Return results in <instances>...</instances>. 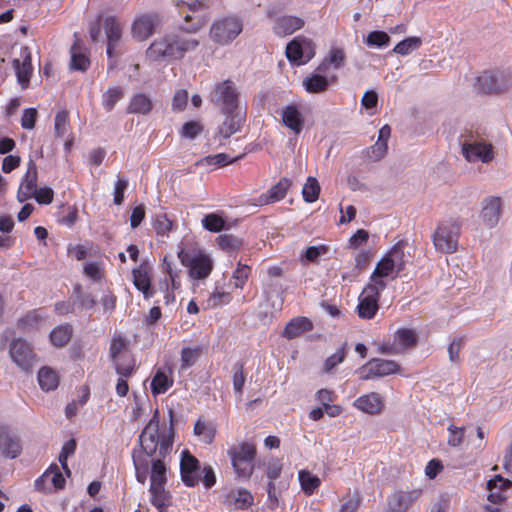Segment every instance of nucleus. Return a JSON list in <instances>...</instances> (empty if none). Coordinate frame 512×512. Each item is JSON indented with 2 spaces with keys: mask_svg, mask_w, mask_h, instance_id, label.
Here are the masks:
<instances>
[{
  "mask_svg": "<svg viewBox=\"0 0 512 512\" xmlns=\"http://www.w3.org/2000/svg\"><path fill=\"white\" fill-rule=\"evenodd\" d=\"M299 480L303 491L307 495H311L320 485V479L305 470L299 472Z\"/></svg>",
  "mask_w": 512,
  "mask_h": 512,
  "instance_id": "obj_45",
  "label": "nucleus"
},
{
  "mask_svg": "<svg viewBox=\"0 0 512 512\" xmlns=\"http://www.w3.org/2000/svg\"><path fill=\"white\" fill-rule=\"evenodd\" d=\"M512 86V75L504 72L486 71L476 81L477 89L484 93H498Z\"/></svg>",
  "mask_w": 512,
  "mask_h": 512,
  "instance_id": "obj_9",
  "label": "nucleus"
},
{
  "mask_svg": "<svg viewBox=\"0 0 512 512\" xmlns=\"http://www.w3.org/2000/svg\"><path fill=\"white\" fill-rule=\"evenodd\" d=\"M72 333L70 324L59 325L51 331L50 340L55 346L63 347L70 341Z\"/></svg>",
  "mask_w": 512,
  "mask_h": 512,
  "instance_id": "obj_35",
  "label": "nucleus"
},
{
  "mask_svg": "<svg viewBox=\"0 0 512 512\" xmlns=\"http://www.w3.org/2000/svg\"><path fill=\"white\" fill-rule=\"evenodd\" d=\"M42 321V316L38 311L33 310L28 312L23 318L19 320V326L23 329H31L37 327Z\"/></svg>",
  "mask_w": 512,
  "mask_h": 512,
  "instance_id": "obj_56",
  "label": "nucleus"
},
{
  "mask_svg": "<svg viewBox=\"0 0 512 512\" xmlns=\"http://www.w3.org/2000/svg\"><path fill=\"white\" fill-rule=\"evenodd\" d=\"M105 33L107 36V56L110 60L121 55V51H116L122 37V27L114 16H107L103 21Z\"/></svg>",
  "mask_w": 512,
  "mask_h": 512,
  "instance_id": "obj_16",
  "label": "nucleus"
},
{
  "mask_svg": "<svg viewBox=\"0 0 512 512\" xmlns=\"http://www.w3.org/2000/svg\"><path fill=\"white\" fill-rule=\"evenodd\" d=\"M386 287V282L381 281L376 284H367L358 298L357 312L361 319L370 320L376 315L379 306L378 300L380 291Z\"/></svg>",
  "mask_w": 512,
  "mask_h": 512,
  "instance_id": "obj_8",
  "label": "nucleus"
},
{
  "mask_svg": "<svg viewBox=\"0 0 512 512\" xmlns=\"http://www.w3.org/2000/svg\"><path fill=\"white\" fill-rule=\"evenodd\" d=\"M243 30V21L237 16L220 18L211 25L210 38L219 45H228Z\"/></svg>",
  "mask_w": 512,
  "mask_h": 512,
  "instance_id": "obj_7",
  "label": "nucleus"
},
{
  "mask_svg": "<svg viewBox=\"0 0 512 512\" xmlns=\"http://www.w3.org/2000/svg\"><path fill=\"white\" fill-rule=\"evenodd\" d=\"M124 96V91L121 87L115 86L108 88L102 95V105L107 112L113 110L114 106Z\"/></svg>",
  "mask_w": 512,
  "mask_h": 512,
  "instance_id": "obj_41",
  "label": "nucleus"
},
{
  "mask_svg": "<svg viewBox=\"0 0 512 512\" xmlns=\"http://www.w3.org/2000/svg\"><path fill=\"white\" fill-rule=\"evenodd\" d=\"M245 381L246 377L243 372V365L241 363H236L233 366V388L235 393L239 396L242 395Z\"/></svg>",
  "mask_w": 512,
  "mask_h": 512,
  "instance_id": "obj_54",
  "label": "nucleus"
},
{
  "mask_svg": "<svg viewBox=\"0 0 512 512\" xmlns=\"http://www.w3.org/2000/svg\"><path fill=\"white\" fill-rule=\"evenodd\" d=\"M199 461L188 451L182 452L180 472L182 481L189 487H194L199 482Z\"/></svg>",
  "mask_w": 512,
  "mask_h": 512,
  "instance_id": "obj_17",
  "label": "nucleus"
},
{
  "mask_svg": "<svg viewBox=\"0 0 512 512\" xmlns=\"http://www.w3.org/2000/svg\"><path fill=\"white\" fill-rule=\"evenodd\" d=\"M421 489L396 491L387 500L385 512H407L410 506L421 496Z\"/></svg>",
  "mask_w": 512,
  "mask_h": 512,
  "instance_id": "obj_15",
  "label": "nucleus"
},
{
  "mask_svg": "<svg viewBox=\"0 0 512 512\" xmlns=\"http://www.w3.org/2000/svg\"><path fill=\"white\" fill-rule=\"evenodd\" d=\"M204 26V22L197 20L189 28H180L174 33L168 34L173 59H181L188 52L194 51L199 46V40L193 36Z\"/></svg>",
  "mask_w": 512,
  "mask_h": 512,
  "instance_id": "obj_6",
  "label": "nucleus"
},
{
  "mask_svg": "<svg viewBox=\"0 0 512 512\" xmlns=\"http://www.w3.org/2000/svg\"><path fill=\"white\" fill-rule=\"evenodd\" d=\"M133 463L136 470V478L140 483H144L147 479L149 462L140 456H133Z\"/></svg>",
  "mask_w": 512,
  "mask_h": 512,
  "instance_id": "obj_55",
  "label": "nucleus"
},
{
  "mask_svg": "<svg viewBox=\"0 0 512 512\" xmlns=\"http://www.w3.org/2000/svg\"><path fill=\"white\" fill-rule=\"evenodd\" d=\"M68 112L59 111L55 116L54 130L57 137H63L67 132Z\"/></svg>",
  "mask_w": 512,
  "mask_h": 512,
  "instance_id": "obj_57",
  "label": "nucleus"
},
{
  "mask_svg": "<svg viewBox=\"0 0 512 512\" xmlns=\"http://www.w3.org/2000/svg\"><path fill=\"white\" fill-rule=\"evenodd\" d=\"M89 65H90L89 58L85 54L78 51L76 46H73L71 48L70 68L73 70H78V71L84 72L88 69Z\"/></svg>",
  "mask_w": 512,
  "mask_h": 512,
  "instance_id": "obj_49",
  "label": "nucleus"
},
{
  "mask_svg": "<svg viewBox=\"0 0 512 512\" xmlns=\"http://www.w3.org/2000/svg\"><path fill=\"white\" fill-rule=\"evenodd\" d=\"M291 184L292 182L290 179L286 177L281 178L278 183L273 185L267 191V193L259 196L257 205H267L283 199L286 196L287 191L291 187Z\"/></svg>",
  "mask_w": 512,
  "mask_h": 512,
  "instance_id": "obj_25",
  "label": "nucleus"
},
{
  "mask_svg": "<svg viewBox=\"0 0 512 512\" xmlns=\"http://www.w3.org/2000/svg\"><path fill=\"white\" fill-rule=\"evenodd\" d=\"M512 486V482L504 479L500 475H496L493 479L487 482V490L489 491L488 500L492 503H501L505 496L502 492Z\"/></svg>",
  "mask_w": 512,
  "mask_h": 512,
  "instance_id": "obj_30",
  "label": "nucleus"
},
{
  "mask_svg": "<svg viewBox=\"0 0 512 512\" xmlns=\"http://www.w3.org/2000/svg\"><path fill=\"white\" fill-rule=\"evenodd\" d=\"M161 24L158 14H143L135 18L131 27L132 37L137 41H145L155 33Z\"/></svg>",
  "mask_w": 512,
  "mask_h": 512,
  "instance_id": "obj_13",
  "label": "nucleus"
},
{
  "mask_svg": "<svg viewBox=\"0 0 512 512\" xmlns=\"http://www.w3.org/2000/svg\"><path fill=\"white\" fill-rule=\"evenodd\" d=\"M449 437L448 444L452 447H458L464 440V428L450 425L448 427Z\"/></svg>",
  "mask_w": 512,
  "mask_h": 512,
  "instance_id": "obj_62",
  "label": "nucleus"
},
{
  "mask_svg": "<svg viewBox=\"0 0 512 512\" xmlns=\"http://www.w3.org/2000/svg\"><path fill=\"white\" fill-rule=\"evenodd\" d=\"M21 58L13 60V67L16 71L17 80L22 88H26L30 81V76L32 73V64H31V52L28 47H23L21 49Z\"/></svg>",
  "mask_w": 512,
  "mask_h": 512,
  "instance_id": "obj_24",
  "label": "nucleus"
},
{
  "mask_svg": "<svg viewBox=\"0 0 512 512\" xmlns=\"http://www.w3.org/2000/svg\"><path fill=\"white\" fill-rule=\"evenodd\" d=\"M462 152L464 157L470 161L489 162L493 158L492 146L482 142H464L462 144Z\"/></svg>",
  "mask_w": 512,
  "mask_h": 512,
  "instance_id": "obj_19",
  "label": "nucleus"
},
{
  "mask_svg": "<svg viewBox=\"0 0 512 512\" xmlns=\"http://www.w3.org/2000/svg\"><path fill=\"white\" fill-rule=\"evenodd\" d=\"M37 178V166L32 160H30L26 174L24 175L17 192V199L19 202H24L33 197V194L37 190Z\"/></svg>",
  "mask_w": 512,
  "mask_h": 512,
  "instance_id": "obj_20",
  "label": "nucleus"
},
{
  "mask_svg": "<svg viewBox=\"0 0 512 512\" xmlns=\"http://www.w3.org/2000/svg\"><path fill=\"white\" fill-rule=\"evenodd\" d=\"M133 283L135 287L143 293L145 299L153 297V290L151 289V279L149 276V267L146 264H141L138 268L132 270Z\"/></svg>",
  "mask_w": 512,
  "mask_h": 512,
  "instance_id": "obj_26",
  "label": "nucleus"
},
{
  "mask_svg": "<svg viewBox=\"0 0 512 512\" xmlns=\"http://www.w3.org/2000/svg\"><path fill=\"white\" fill-rule=\"evenodd\" d=\"M173 385V379L165 372L158 370L151 381V392L153 395L165 393Z\"/></svg>",
  "mask_w": 512,
  "mask_h": 512,
  "instance_id": "obj_37",
  "label": "nucleus"
},
{
  "mask_svg": "<svg viewBox=\"0 0 512 512\" xmlns=\"http://www.w3.org/2000/svg\"><path fill=\"white\" fill-rule=\"evenodd\" d=\"M194 433L200 436L204 443L210 444L215 437L216 430L211 424L198 420L194 426Z\"/></svg>",
  "mask_w": 512,
  "mask_h": 512,
  "instance_id": "obj_50",
  "label": "nucleus"
},
{
  "mask_svg": "<svg viewBox=\"0 0 512 512\" xmlns=\"http://www.w3.org/2000/svg\"><path fill=\"white\" fill-rule=\"evenodd\" d=\"M217 241L219 247L227 252L236 251L242 246L241 239L231 234L220 235Z\"/></svg>",
  "mask_w": 512,
  "mask_h": 512,
  "instance_id": "obj_53",
  "label": "nucleus"
},
{
  "mask_svg": "<svg viewBox=\"0 0 512 512\" xmlns=\"http://www.w3.org/2000/svg\"><path fill=\"white\" fill-rule=\"evenodd\" d=\"M9 354L12 361L24 371L30 370L35 363V354L31 345L24 339H14Z\"/></svg>",
  "mask_w": 512,
  "mask_h": 512,
  "instance_id": "obj_11",
  "label": "nucleus"
},
{
  "mask_svg": "<svg viewBox=\"0 0 512 512\" xmlns=\"http://www.w3.org/2000/svg\"><path fill=\"white\" fill-rule=\"evenodd\" d=\"M391 135V128L389 125H384L379 130L378 140L376 143L367 150V156L373 161L382 159L388 150V139Z\"/></svg>",
  "mask_w": 512,
  "mask_h": 512,
  "instance_id": "obj_27",
  "label": "nucleus"
},
{
  "mask_svg": "<svg viewBox=\"0 0 512 512\" xmlns=\"http://www.w3.org/2000/svg\"><path fill=\"white\" fill-rule=\"evenodd\" d=\"M394 345L390 348H383V353L398 354L402 350L411 348L417 343V336L414 330L408 328H400L394 336Z\"/></svg>",
  "mask_w": 512,
  "mask_h": 512,
  "instance_id": "obj_23",
  "label": "nucleus"
},
{
  "mask_svg": "<svg viewBox=\"0 0 512 512\" xmlns=\"http://www.w3.org/2000/svg\"><path fill=\"white\" fill-rule=\"evenodd\" d=\"M227 454L237 476L245 480L249 479L254 471L256 446L253 443L242 442L230 447Z\"/></svg>",
  "mask_w": 512,
  "mask_h": 512,
  "instance_id": "obj_5",
  "label": "nucleus"
},
{
  "mask_svg": "<svg viewBox=\"0 0 512 512\" xmlns=\"http://www.w3.org/2000/svg\"><path fill=\"white\" fill-rule=\"evenodd\" d=\"M154 228L158 235L166 236L172 229V221L165 214H159L156 216Z\"/></svg>",
  "mask_w": 512,
  "mask_h": 512,
  "instance_id": "obj_58",
  "label": "nucleus"
},
{
  "mask_svg": "<svg viewBox=\"0 0 512 512\" xmlns=\"http://www.w3.org/2000/svg\"><path fill=\"white\" fill-rule=\"evenodd\" d=\"M202 350L201 346L183 348L181 350V369L185 370L193 366L198 357L202 354Z\"/></svg>",
  "mask_w": 512,
  "mask_h": 512,
  "instance_id": "obj_47",
  "label": "nucleus"
},
{
  "mask_svg": "<svg viewBox=\"0 0 512 512\" xmlns=\"http://www.w3.org/2000/svg\"><path fill=\"white\" fill-rule=\"evenodd\" d=\"M396 267L392 265L387 256L382 258V260L375 267L371 277L369 284H376L378 282L384 281L382 278L389 276Z\"/></svg>",
  "mask_w": 512,
  "mask_h": 512,
  "instance_id": "obj_39",
  "label": "nucleus"
},
{
  "mask_svg": "<svg viewBox=\"0 0 512 512\" xmlns=\"http://www.w3.org/2000/svg\"><path fill=\"white\" fill-rule=\"evenodd\" d=\"M315 55V47L311 40L304 37L294 38L286 47V56L296 65L305 64Z\"/></svg>",
  "mask_w": 512,
  "mask_h": 512,
  "instance_id": "obj_10",
  "label": "nucleus"
},
{
  "mask_svg": "<svg viewBox=\"0 0 512 512\" xmlns=\"http://www.w3.org/2000/svg\"><path fill=\"white\" fill-rule=\"evenodd\" d=\"M313 328V324L310 319L306 317H296L290 320L286 325L283 336L287 339H293L304 332L310 331Z\"/></svg>",
  "mask_w": 512,
  "mask_h": 512,
  "instance_id": "obj_33",
  "label": "nucleus"
},
{
  "mask_svg": "<svg viewBox=\"0 0 512 512\" xmlns=\"http://www.w3.org/2000/svg\"><path fill=\"white\" fill-rule=\"evenodd\" d=\"M406 243L403 240L398 241L386 254L392 265L396 267L397 272L402 271L405 268V253L404 247Z\"/></svg>",
  "mask_w": 512,
  "mask_h": 512,
  "instance_id": "obj_36",
  "label": "nucleus"
},
{
  "mask_svg": "<svg viewBox=\"0 0 512 512\" xmlns=\"http://www.w3.org/2000/svg\"><path fill=\"white\" fill-rule=\"evenodd\" d=\"M365 43L369 47L382 48L390 43V37L384 31H372L367 35Z\"/></svg>",
  "mask_w": 512,
  "mask_h": 512,
  "instance_id": "obj_52",
  "label": "nucleus"
},
{
  "mask_svg": "<svg viewBox=\"0 0 512 512\" xmlns=\"http://www.w3.org/2000/svg\"><path fill=\"white\" fill-rule=\"evenodd\" d=\"M304 26V20L291 15H285L277 19L274 32L277 35H290Z\"/></svg>",
  "mask_w": 512,
  "mask_h": 512,
  "instance_id": "obj_31",
  "label": "nucleus"
},
{
  "mask_svg": "<svg viewBox=\"0 0 512 512\" xmlns=\"http://www.w3.org/2000/svg\"><path fill=\"white\" fill-rule=\"evenodd\" d=\"M329 82L325 76L313 74L303 81V86L309 93H321L328 88Z\"/></svg>",
  "mask_w": 512,
  "mask_h": 512,
  "instance_id": "obj_40",
  "label": "nucleus"
},
{
  "mask_svg": "<svg viewBox=\"0 0 512 512\" xmlns=\"http://www.w3.org/2000/svg\"><path fill=\"white\" fill-rule=\"evenodd\" d=\"M250 267L247 265L239 264L237 269L233 273L235 279V287L242 288L250 275Z\"/></svg>",
  "mask_w": 512,
  "mask_h": 512,
  "instance_id": "obj_64",
  "label": "nucleus"
},
{
  "mask_svg": "<svg viewBox=\"0 0 512 512\" xmlns=\"http://www.w3.org/2000/svg\"><path fill=\"white\" fill-rule=\"evenodd\" d=\"M242 156H238V157H235V158H231L228 154L226 153H219V154H216V155H210V156H206L204 158H202L198 164L200 165H206V166H217V167H222V166H225L229 163H234L236 161H238L239 159H241Z\"/></svg>",
  "mask_w": 512,
  "mask_h": 512,
  "instance_id": "obj_44",
  "label": "nucleus"
},
{
  "mask_svg": "<svg viewBox=\"0 0 512 512\" xmlns=\"http://www.w3.org/2000/svg\"><path fill=\"white\" fill-rule=\"evenodd\" d=\"M172 50L169 36L166 35L163 38L156 39L150 44L146 50V57L154 62H162L173 59Z\"/></svg>",
  "mask_w": 512,
  "mask_h": 512,
  "instance_id": "obj_22",
  "label": "nucleus"
},
{
  "mask_svg": "<svg viewBox=\"0 0 512 512\" xmlns=\"http://www.w3.org/2000/svg\"><path fill=\"white\" fill-rule=\"evenodd\" d=\"M51 481L55 489H63L65 486V478L56 464H52L45 473L35 481V488L39 491H44V483Z\"/></svg>",
  "mask_w": 512,
  "mask_h": 512,
  "instance_id": "obj_29",
  "label": "nucleus"
},
{
  "mask_svg": "<svg viewBox=\"0 0 512 512\" xmlns=\"http://www.w3.org/2000/svg\"><path fill=\"white\" fill-rule=\"evenodd\" d=\"M152 459L151 469V485L150 486H164L166 483V465L164 459L159 456H154Z\"/></svg>",
  "mask_w": 512,
  "mask_h": 512,
  "instance_id": "obj_34",
  "label": "nucleus"
},
{
  "mask_svg": "<svg viewBox=\"0 0 512 512\" xmlns=\"http://www.w3.org/2000/svg\"><path fill=\"white\" fill-rule=\"evenodd\" d=\"M150 493L152 504L163 512V509L169 505V495L164 490V486H150Z\"/></svg>",
  "mask_w": 512,
  "mask_h": 512,
  "instance_id": "obj_43",
  "label": "nucleus"
},
{
  "mask_svg": "<svg viewBox=\"0 0 512 512\" xmlns=\"http://www.w3.org/2000/svg\"><path fill=\"white\" fill-rule=\"evenodd\" d=\"M231 299L229 293L224 291H216L211 294L209 299L207 300L208 307L215 308L224 304H227Z\"/></svg>",
  "mask_w": 512,
  "mask_h": 512,
  "instance_id": "obj_63",
  "label": "nucleus"
},
{
  "mask_svg": "<svg viewBox=\"0 0 512 512\" xmlns=\"http://www.w3.org/2000/svg\"><path fill=\"white\" fill-rule=\"evenodd\" d=\"M158 415V410H156L153 417L142 430L139 442L143 453L147 457L159 456L165 458L172 449L173 436L171 434H159Z\"/></svg>",
  "mask_w": 512,
  "mask_h": 512,
  "instance_id": "obj_2",
  "label": "nucleus"
},
{
  "mask_svg": "<svg viewBox=\"0 0 512 512\" xmlns=\"http://www.w3.org/2000/svg\"><path fill=\"white\" fill-rule=\"evenodd\" d=\"M283 124L295 134H300L304 126V117L295 105L286 106L281 113Z\"/></svg>",
  "mask_w": 512,
  "mask_h": 512,
  "instance_id": "obj_28",
  "label": "nucleus"
},
{
  "mask_svg": "<svg viewBox=\"0 0 512 512\" xmlns=\"http://www.w3.org/2000/svg\"><path fill=\"white\" fill-rule=\"evenodd\" d=\"M203 131V126L196 121H189L182 126L181 135L183 137L194 139Z\"/></svg>",
  "mask_w": 512,
  "mask_h": 512,
  "instance_id": "obj_61",
  "label": "nucleus"
},
{
  "mask_svg": "<svg viewBox=\"0 0 512 512\" xmlns=\"http://www.w3.org/2000/svg\"><path fill=\"white\" fill-rule=\"evenodd\" d=\"M345 347H340L333 355L328 357L324 363V371L330 372L335 366L342 363L345 359Z\"/></svg>",
  "mask_w": 512,
  "mask_h": 512,
  "instance_id": "obj_60",
  "label": "nucleus"
},
{
  "mask_svg": "<svg viewBox=\"0 0 512 512\" xmlns=\"http://www.w3.org/2000/svg\"><path fill=\"white\" fill-rule=\"evenodd\" d=\"M22 445L19 436L6 425H0V452L2 456L14 459L21 454Z\"/></svg>",
  "mask_w": 512,
  "mask_h": 512,
  "instance_id": "obj_14",
  "label": "nucleus"
},
{
  "mask_svg": "<svg viewBox=\"0 0 512 512\" xmlns=\"http://www.w3.org/2000/svg\"><path fill=\"white\" fill-rule=\"evenodd\" d=\"M319 193L320 185L317 179L314 177H308L302 189L303 199L308 203L315 202L319 197Z\"/></svg>",
  "mask_w": 512,
  "mask_h": 512,
  "instance_id": "obj_46",
  "label": "nucleus"
},
{
  "mask_svg": "<svg viewBox=\"0 0 512 512\" xmlns=\"http://www.w3.org/2000/svg\"><path fill=\"white\" fill-rule=\"evenodd\" d=\"M177 256L181 264L188 268L189 276L192 279H206L213 269L211 257L199 249L185 250L181 248Z\"/></svg>",
  "mask_w": 512,
  "mask_h": 512,
  "instance_id": "obj_4",
  "label": "nucleus"
},
{
  "mask_svg": "<svg viewBox=\"0 0 512 512\" xmlns=\"http://www.w3.org/2000/svg\"><path fill=\"white\" fill-rule=\"evenodd\" d=\"M125 348L126 341L120 335H115L110 344V357L113 362L119 360V355Z\"/></svg>",
  "mask_w": 512,
  "mask_h": 512,
  "instance_id": "obj_59",
  "label": "nucleus"
},
{
  "mask_svg": "<svg viewBox=\"0 0 512 512\" xmlns=\"http://www.w3.org/2000/svg\"><path fill=\"white\" fill-rule=\"evenodd\" d=\"M240 92L232 80H224L215 85L211 94V101L225 116V120L219 126V133L228 138L237 132L243 122V116L239 109Z\"/></svg>",
  "mask_w": 512,
  "mask_h": 512,
  "instance_id": "obj_1",
  "label": "nucleus"
},
{
  "mask_svg": "<svg viewBox=\"0 0 512 512\" xmlns=\"http://www.w3.org/2000/svg\"><path fill=\"white\" fill-rule=\"evenodd\" d=\"M400 366L393 360L372 359L360 368V379L369 380L376 377L388 376L399 372Z\"/></svg>",
  "mask_w": 512,
  "mask_h": 512,
  "instance_id": "obj_12",
  "label": "nucleus"
},
{
  "mask_svg": "<svg viewBox=\"0 0 512 512\" xmlns=\"http://www.w3.org/2000/svg\"><path fill=\"white\" fill-rule=\"evenodd\" d=\"M461 227V222L456 218L440 222L432 236L435 249L446 254L456 252Z\"/></svg>",
  "mask_w": 512,
  "mask_h": 512,
  "instance_id": "obj_3",
  "label": "nucleus"
},
{
  "mask_svg": "<svg viewBox=\"0 0 512 512\" xmlns=\"http://www.w3.org/2000/svg\"><path fill=\"white\" fill-rule=\"evenodd\" d=\"M38 382L44 391H51L58 386V377L51 368L43 367L38 372Z\"/></svg>",
  "mask_w": 512,
  "mask_h": 512,
  "instance_id": "obj_38",
  "label": "nucleus"
},
{
  "mask_svg": "<svg viewBox=\"0 0 512 512\" xmlns=\"http://www.w3.org/2000/svg\"><path fill=\"white\" fill-rule=\"evenodd\" d=\"M203 227L211 232H220L225 227V220L215 213H210L202 219Z\"/></svg>",
  "mask_w": 512,
  "mask_h": 512,
  "instance_id": "obj_51",
  "label": "nucleus"
},
{
  "mask_svg": "<svg viewBox=\"0 0 512 512\" xmlns=\"http://www.w3.org/2000/svg\"><path fill=\"white\" fill-rule=\"evenodd\" d=\"M353 406L363 413L377 415L384 409V399L379 393L370 392L355 399Z\"/></svg>",
  "mask_w": 512,
  "mask_h": 512,
  "instance_id": "obj_21",
  "label": "nucleus"
},
{
  "mask_svg": "<svg viewBox=\"0 0 512 512\" xmlns=\"http://www.w3.org/2000/svg\"><path fill=\"white\" fill-rule=\"evenodd\" d=\"M153 109V102L151 98L144 93L134 94L127 107V113L147 115Z\"/></svg>",
  "mask_w": 512,
  "mask_h": 512,
  "instance_id": "obj_32",
  "label": "nucleus"
},
{
  "mask_svg": "<svg viewBox=\"0 0 512 512\" xmlns=\"http://www.w3.org/2000/svg\"><path fill=\"white\" fill-rule=\"evenodd\" d=\"M422 44L419 37H408L399 42L393 49V52L402 56L410 54L412 51L417 50Z\"/></svg>",
  "mask_w": 512,
  "mask_h": 512,
  "instance_id": "obj_48",
  "label": "nucleus"
},
{
  "mask_svg": "<svg viewBox=\"0 0 512 512\" xmlns=\"http://www.w3.org/2000/svg\"><path fill=\"white\" fill-rule=\"evenodd\" d=\"M345 60L344 51L340 48H333L329 56L323 60V62L318 66L317 70L320 72H325L327 70L328 65L334 66V68H340Z\"/></svg>",
  "mask_w": 512,
  "mask_h": 512,
  "instance_id": "obj_42",
  "label": "nucleus"
},
{
  "mask_svg": "<svg viewBox=\"0 0 512 512\" xmlns=\"http://www.w3.org/2000/svg\"><path fill=\"white\" fill-rule=\"evenodd\" d=\"M502 200L500 197L490 196L483 201L481 219L488 228L495 227L501 217Z\"/></svg>",
  "mask_w": 512,
  "mask_h": 512,
  "instance_id": "obj_18",
  "label": "nucleus"
}]
</instances>
